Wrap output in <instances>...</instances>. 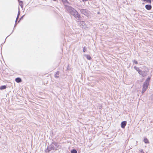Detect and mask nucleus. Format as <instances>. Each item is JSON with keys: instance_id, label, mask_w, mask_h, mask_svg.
Returning <instances> with one entry per match:
<instances>
[{"instance_id": "obj_1", "label": "nucleus", "mask_w": 153, "mask_h": 153, "mask_svg": "<svg viewBox=\"0 0 153 153\" xmlns=\"http://www.w3.org/2000/svg\"><path fill=\"white\" fill-rule=\"evenodd\" d=\"M67 10L71 14L74 16V17L78 20H79L80 15L77 11L71 7L67 6L66 7Z\"/></svg>"}, {"instance_id": "obj_2", "label": "nucleus", "mask_w": 153, "mask_h": 153, "mask_svg": "<svg viewBox=\"0 0 153 153\" xmlns=\"http://www.w3.org/2000/svg\"><path fill=\"white\" fill-rule=\"evenodd\" d=\"M150 78L148 77L146 80L145 82L144 83L143 86V88L142 91V93L143 94L144 92L147 89L148 86L149 85V82L150 80Z\"/></svg>"}, {"instance_id": "obj_3", "label": "nucleus", "mask_w": 153, "mask_h": 153, "mask_svg": "<svg viewBox=\"0 0 153 153\" xmlns=\"http://www.w3.org/2000/svg\"><path fill=\"white\" fill-rule=\"evenodd\" d=\"M80 12L82 14L88 17H89L90 12L88 10L85 9H81L80 10Z\"/></svg>"}, {"instance_id": "obj_4", "label": "nucleus", "mask_w": 153, "mask_h": 153, "mask_svg": "<svg viewBox=\"0 0 153 153\" xmlns=\"http://www.w3.org/2000/svg\"><path fill=\"white\" fill-rule=\"evenodd\" d=\"M51 149L53 150H56L59 147L58 144L55 142L53 143L51 145Z\"/></svg>"}, {"instance_id": "obj_5", "label": "nucleus", "mask_w": 153, "mask_h": 153, "mask_svg": "<svg viewBox=\"0 0 153 153\" xmlns=\"http://www.w3.org/2000/svg\"><path fill=\"white\" fill-rule=\"evenodd\" d=\"M79 25L80 26H81L83 28L85 29L87 27V25H86L85 22L84 21H80L79 22Z\"/></svg>"}, {"instance_id": "obj_6", "label": "nucleus", "mask_w": 153, "mask_h": 153, "mask_svg": "<svg viewBox=\"0 0 153 153\" xmlns=\"http://www.w3.org/2000/svg\"><path fill=\"white\" fill-rule=\"evenodd\" d=\"M138 73L143 77H144L147 75L146 72L144 71H142L141 70Z\"/></svg>"}, {"instance_id": "obj_7", "label": "nucleus", "mask_w": 153, "mask_h": 153, "mask_svg": "<svg viewBox=\"0 0 153 153\" xmlns=\"http://www.w3.org/2000/svg\"><path fill=\"white\" fill-rule=\"evenodd\" d=\"M126 122L124 121L122 122L121 123V127L122 128H124L126 125Z\"/></svg>"}, {"instance_id": "obj_8", "label": "nucleus", "mask_w": 153, "mask_h": 153, "mask_svg": "<svg viewBox=\"0 0 153 153\" xmlns=\"http://www.w3.org/2000/svg\"><path fill=\"white\" fill-rule=\"evenodd\" d=\"M145 7L148 10H150L152 8V6L150 5H146L145 6Z\"/></svg>"}, {"instance_id": "obj_9", "label": "nucleus", "mask_w": 153, "mask_h": 153, "mask_svg": "<svg viewBox=\"0 0 153 153\" xmlns=\"http://www.w3.org/2000/svg\"><path fill=\"white\" fill-rule=\"evenodd\" d=\"M15 81L16 82L18 83H19L22 82V80L19 77L16 78Z\"/></svg>"}, {"instance_id": "obj_10", "label": "nucleus", "mask_w": 153, "mask_h": 153, "mask_svg": "<svg viewBox=\"0 0 153 153\" xmlns=\"http://www.w3.org/2000/svg\"><path fill=\"white\" fill-rule=\"evenodd\" d=\"M59 71L56 72L54 75L55 77L56 78H58L59 77Z\"/></svg>"}, {"instance_id": "obj_11", "label": "nucleus", "mask_w": 153, "mask_h": 153, "mask_svg": "<svg viewBox=\"0 0 153 153\" xmlns=\"http://www.w3.org/2000/svg\"><path fill=\"white\" fill-rule=\"evenodd\" d=\"M135 69L136 70H137L138 72V73H139L140 71H141V70L139 68L136 67V66H134V67Z\"/></svg>"}, {"instance_id": "obj_12", "label": "nucleus", "mask_w": 153, "mask_h": 153, "mask_svg": "<svg viewBox=\"0 0 153 153\" xmlns=\"http://www.w3.org/2000/svg\"><path fill=\"white\" fill-rule=\"evenodd\" d=\"M85 56L88 60H90L91 58V57L89 55H85Z\"/></svg>"}, {"instance_id": "obj_13", "label": "nucleus", "mask_w": 153, "mask_h": 153, "mask_svg": "<svg viewBox=\"0 0 153 153\" xmlns=\"http://www.w3.org/2000/svg\"><path fill=\"white\" fill-rule=\"evenodd\" d=\"M6 86L3 85V86H1L0 87V89H1V90L4 89H6Z\"/></svg>"}, {"instance_id": "obj_14", "label": "nucleus", "mask_w": 153, "mask_h": 153, "mask_svg": "<svg viewBox=\"0 0 153 153\" xmlns=\"http://www.w3.org/2000/svg\"><path fill=\"white\" fill-rule=\"evenodd\" d=\"M144 141L146 143H149L148 140L146 138H144Z\"/></svg>"}, {"instance_id": "obj_15", "label": "nucleus", "mask_w": 153, "mask_h": 153, "mask_svg": "<svg viewBox=\"0 0 153 153\" xmlns=\"http://www.w3.org/2000/svg\"><path fill=\"white\" fill-rule=\"evenodd\" d=\"M71 153H77V151L75 149L72 150L71 151Z\"/></svg>"}, {"instance_id": "obj_16", "label": "nucleus", "mask_w": 153, "mask_h": 153, "mask_svg": "<svg viewBox=\"0 0 153 153\" xmlns=\"http://www.w3.org/2000/svg\"><path fill=\"white\" fill-rule=\"evenodd\" d=\"M19 14H20V11L19 10V12H18V15H17V18L16 19V21H17V19H18V18H19Z\"/></svg>"}, {"instance_id": "obj_17", "label": "nucleus", "mask_w": 153, "mask_h": 153, "mask_svg": "<svg viewBox=\"0 0 153 153\" xmlns=\"http://www.w3.org/2000/svg\"><path fill=\"white\" fill-rule=\"evenodd\" d=\"M133 64L135 63L136 64H138V62H137V61L135 60H133Z\"/></svg>"}, {"instance_id": "obj_18", "label": "nucleus", "mask_w": 153, "mask_h": 153, "mask_svg": "<svg viewBox=\"0 0 153 153\" xmlns=\"http://www.w3.org/2000/svg\"><path fill=\"white\" fill-rule=\"evenodd\" d=\"M19 2H20V6L22 7V1H19Z\"/></svg>"}, {"instance_id": "obj_19", "label": "nucleus", "mask_w": 153, "mask_h": 153, "mask_svg": "<svg viewBox=\"0 0 153 153\" xmlns=\"http://www.w3.org/2000/svg\"><path fill=\"white\" fill-rule=\"evenodd\" d=\"M83 52H85L86 51V48L85 47H84L83 48Z\"/></svg>"}, {"instance_id": "obj_20", "label": "nucleus", "mask_w": 153, "mask_h": 153, "mask_svg": "<svg viewBox=\"0 0 153 153\" xmlns=\"http://www.w3.org/2000/svg\"><path fill=\"white\" fill-rule=\"evenodd\" d=\"M147 2L150 3H151V1L150 0H146Z\"/></svg>"}, {"instance_id": "obj_21", "label": "nucleus", "mask_w": 153, "mask_h": 153, "mask_svg": "<svg viewBox=\"0 0 153 153\" xmlns=\"http://www.w3.org/2000/svg\"><path fill=\"white\" fill-rule=\"evenodd\" d=\"M62 0L63 3H65V2H66L67 1V0Z\"/></svg>"}, {"instance_id": "obj_22", "label": "nucleus", "mask_w": 153, "mask_h": 153, "mask_svg": "<svg viewBox=\"0 0 153 153\" xmlns=\"http://www.w3.org/2000/svg\"><path fill=\"white\" fill-rule=\"evenodd\" d=\"M141 153H144V152H141Z\"/></svg>"}, {"instance_id": "obj_23", "label": "nucleus", "mask_w": 153, "mask_h": 153, "mask_svg": "<svg viewBox=\"0 0 153 153\" xmlns=\"http://www.w3.org/2000/svg\"><path fill=\"white\" fill-rule=\"evenodd\" d=\"M23 16L20 19H21L23 17Z\"/></svg>"}, {"instance_id": "obj_24", "label": "nucleus", "mask_w": 153, "mask_h": 153, "mask_svg": "<svg viewBox=\"0 0 153 153\" xmlns=\"http://www.w3.org/2000/svg\"><path fill=\"white\" fill-rule=\"evenodd\" d=\"M53 0L54 1H56V0Z\"/></svg>"}, {"instance_id": "obj_25", "label": "nucleus", "mask_w": 153, "mask_h": 153, "mask_svg": "<svg viewBox=\"0 0 153 153\" xmlns=\"http://www.w3.org/2000/svg\"><path fill=\"white\" fill-rule=\"evenodd\" d=\"M19 0H18V1H19Z\"/></svg>"}]
</instances>
